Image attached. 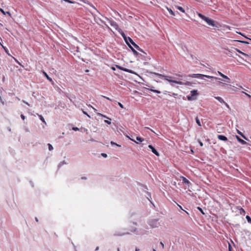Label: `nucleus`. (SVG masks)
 Returning <instances> with one entry per match:
<instances>
[{"label": "nucleus", "mask_w": 251, "mask_h": 251, "mask_svg": "<svg viewBox=\"0 0 251 251\" xmlns=\"http://www.w3.org/2000/svg\"><path fill=\"white\" fill-rule=\"evenodd\" d=\"M189 77L191 78H201L202 79L204 77L207 78H214L216 80L219 79L221 80V79L217 77L210 76L208 75H205L203 74H189L187 75Z\"/></svg>", "instance_id": "1"}, {"label": "nucleus", "mask_w": 251, "mask_h": 251, "mask_svg": "<svg viewBox=\"0 0 251 251\" xmlns=\"http://www.w3.org/2000/svg\"><path fill=\"white\" fill-rule=\"evenodd\" d=\"M198 15L200 18L205 21L208 25L217 27V25H215V22L214 20L206 17L204 15L200 13H198Z\"/></svg>", "instance_id": "2"}, {"label": "nucleus", "mask_w": 251, "mask_h": 251, "mask_svg": "<svg viewBox=\"0 0 251 251\" xmlns=\"http://www.w3.org/2000/svg\"><path fill=\"white\" fill-rule=\"evenodd\" d=\"M122 35L124 37L125 41L128 46L129 45V43H130L137 50L143 52L142 49H141L137 45H136L133 42L131 38H130V37H128L127 38L124 33L122 34Z\"/></svg>", "instance_id": "3"}, {"label": "nucleus", "mask_w": 251, "mask_h": 251, "mask_svg": "<svg viewBox=\"0 0 251 251\" xmlns=\"http://www.w3.org/2000/svg\"><path fill=\"white\" fill-rule=\"evenodd\" d=\"M158 75L160 77H163L165 80H166L170 82H173L176 84H180V85H182L183 84L182 81L172 79V76H171L165 75H161V74H158Z\"/></svg>", "instance_id": "4"}, {"label": "nucleus", "mask_w": 251, "mask_h": 251, "mask_svg": "<svg viewBox=\"0 0 251 251\" xmlns=\"http://www.w3.org/2000/svg\"><path fill=\"white\" fill-rule=\"evenodd\" d=\"M218 74L221 76H222L223 78H224V81H225V82H219V83L220 84H221L222 86H224L227 83H229L230 82V78L227 76L226 75H225L224 74H223V73H222L221 72H220V71H218Z\"/></svg>", "instance_id": "5"}, {"label": "nucleus", "mask_w": 251, "mask_h": 251, "mask_svg": "<svg viewBox=\"0 0 251 251\" xmlns=\"http://www.w3.org/2000/svg\"><path fill=\"white\" fill-rule=\"evenodd\" d=\"M190 93H191V95L190 96L189 95L187 96L188 100H195L196 99L195 97L198 95L197 90H193L191 91Z\"/></svg>", "instance_id": "6"}, {"label": "nucleus", "mask_w": 251, "mask_h": 251, "mask_svg": "<svg viewBox=\"0 0 251 251\" xmlns=\"http://www.w3.org/2000/svg\"><path fill=\"white\" fill-rule=\"evenodd\" d=\"M150 225L152 228H155L158 227L159 225V223L158 221L156 220H153L150 222Z\"/></svg>", "instance_id": "7"}, {"label": "nucleus", "mask_w": 251, "mask_h": 251, "mask_svg": "<svg viewBox=\"0 0 251 251\" xmlns=\"http://www.w3.org/2000/svg\"><path fill=\"white\" fill-rule=\"evenodd\" d=\"M116 67L121 70H122L123 71H125L126 72H127V73H133V71L130 70H129L128 69H126V68H123L120 66H119V65H116Z\"/></svg>", "instance_id": "8"}, {"label": "nucleus", "mask_w": 251, "mask_h": 251, "mask_svg": "<svg viewBox=\"0 0 251 251\" xmlns=\"http://www.w3.org/2000/svg\"><path fill=\"white\" fill-rule=\"evenodd\" d=\"M149 148L151 150L152 152L154 153L156 156H159V152L154 148V147L151 145H149Z\"/></svg>", "instance_id": "9"}, {"label": "nucleus", "mask_w": 251, "mask_h": 251, "mask_svg": "<svg viewBox=\"0 0 251 251\" xmlns=\"http://www.w3.org/2000/svg\"><path fill=\"white\" fill-rule=\"evenodd\" d=\"M236 138L237 140H238V141L239 143H240L241 144L246 145L247 144V143L245 141H244L243 139H242L241 138H240L238 136L236 135Z\"/></svg>", "instance_id": "10"}, {"label": "nucleus", "mask_w": 251, "mask_h": 251, "mask_svg": "<svg viewBox=\"0 0 251 251\" xmlns=\"http://www.w3.org/2000/svg\"><path fill=\"white\" fill-rule=\"evenodd\" d=\"M218 139L224 141H226L227 140V138L224 135H218L217 136Z\"/></svg>", "instance_id": "11"}, {"label": "nucleus", "mask_w": 251, "mask_h": 251, "mask_svg": "<svg viewBox=\"0 0 251 251\" xmlns=\"http://www.w3.org/2000/svg\"><path fill=\"white\" fill-rule=\"evenodd\" d=\"M43 74H44V76L47 78V79L49 80L50 82L52 83H53V81L51 77H50L45 72L43 71Z\"/></svg>", "instance_id": "12"}, {"label": "nucleus", "mask_w": 251, "mask_h": 251, "mask_svg": "<svg viewBox=\"0 0 251 251\" xmlns=\"http://www.w3.org/2000/svg\"><path fill=\"white\" fill-rule=\"evenodd\" d=\"M215 98L221 103H225L224 100L220 97H215Z\"/></svg>", "instance_id": "13"}, {"label": "nucleus", "mask_w": 251, "mask_h": 251, "mask_svg": "<svg viewBox=\"0 0 251 251\" xmlns=\"http://www.w3.org/2000/svg\"><path fill=\"white\" fill-rule=\"evenodd\" d=\"M129 47L131 49L132 51H133L135 55H138V53L136 50H135L132 47H131L130 45H129Z\"/></svg>", "instance_id": "14"}, {"label": "nucleus", "mask_w": 251, "mask_h": 251, "mask_svg": "<svg viewBox=\"0 0 251 251\" xmlns=\"http://www.w3.org/2000/svg\"><path fill=\"white\" fill-rule=\"evenodd\" d=\"M183 84L182 85H188V86H192V84H193V82H189V81H186L185 82V83H183Z\"/></svg>", "instance_id": "15"}, {"label": "nucleus", "mask_w": 251, "mask_h": 251, "mask_svg": "<svg viewBox=\"0 0 251 251\" xmlns=\"http://www.w3.org/2000/svg\"><path fill=\"white\" fill-rule=\"evenodd\" d=\"M177 9H178L179 10H180V11H181L182 12H183V13H184V12H185V10H184V9L183 7H181V6H177Z\"/></svg>", "instance_id": "16"}, {"label": "nucleus", "mask_w": 251, "mask_h": 251, "mask_svg": "<svg viewBox=\"0 0 251 251\" xmlns=\"http://www.w3.org/2000/svg\"><path fill=\"white\" fill-rule=\"evenodd\" d=\"M136 140L137 141H138L139 142H143L144 140V139L143 138H141L140 137H136Z\"/></svg>", "instance_id": "17"}, {"label": "nucleus", "mask_w": 251, "mask_h": 251, "mask_svg": "<svg viewBox=\"0 0 251 251\" xmlns=\"http://www.w3.org/2000/svg\"><path fill=\"white\" fill-rule=\"evenodd\" d=\"M239 53L243 54L244 55L247 56L248 55L246 54L245 53L243 52L242 51H240L238 49H235Z\"/></svg>", "instance_id": "18"}, {"label": "nucleus", "mask_w": 251, "mask_h": 251, "mask_svg": "<svg viewBox=\"0 0 251 251\" xmlns=\"http://www.w3.org/2000/svg\"><path fill=\"white\" fill-rule=\"evenodd\" d=\"M196 121L197 124L199 126H201V124L200 121V120L198 119V117H196Z\"/></svg>", "instance_id": "19"}, {"label": "nucleus", "mask_w": 251, "mask_h": 251, "mask_svg": "<svg viewBox=\"0 0 251 251\" xmlns=\"http://www.w3.org/2000/svg\"><path fill=\"white\" fill-rule=\"evenodd\" d=\"M238 133L243 138H244L245 139H247V138L244 136V135L240 131L238 130Z\"/></svg>", "instance_id": "20"}, {"label": "nucleus", "mask_w": 251, "mask_h": 251, "mask_svg": "<svg viewBox=\"0 0 251 251\" xmlns=\"http://www.w3.org/2000/svg\"><path fill=\"white\" fill-rule=\"evenodd\" d=\"M246 219H247V221L249 223H251V217L247 215V216H246Z\"/></svg>", "instance_id": "21"}, {"label": "nucleus", "mask_w": 251, "mask_h": 251, "mask_svg": "<svg viewBox=\"0 0 251 251\" xmlns=\"http://www.w3.org/2000/svg\"><path fill=\"white\" fill-rule=\"evenodd\" d=\"M5 51L6 52V53L9 55V56H11V55L9 53V51H8V50H7V48H6L5 47H3Z\"/></svg>", "instance_id": "22"}, {"label": "nucleus", "mask_w": 251, "mask_h": 251, "mask_svg": "<svg viewBox=\"0 0 251 251\" xmlns=\"http://www.w3.org/2000/svg\"><path fill=\"white\" fill-rule=\"evenodd\" d=\"M39 117L40 118V119L44 123H45V119L43 117V116L42 115H39Z\"/></svg>", "instance_id": "23"}, {"label": "nucleus", "mask_w": 251, "mask_h": 251, "mask_svg": "<svg viewBox=\"0 0 251 251\" xmlns=\"http://www.w3.org/2000/svg\"><path fill=\"white\" fill-rule=\"evenodd\" d=\"M240 213L241 214H244L245 213V211L244 209H243L242 208H241L240 209Z\"/></svg>", "instance_id": "24"}, {"label": "nucleus", "mask_w": 251, "mask_h": 251, "mask_svg": "<svg viewBox=\"0 0 251 251\" xmlns=\"http://www.w3.org/2000/svg\"><path fill=\"white\" fill-rule=\"evenodd\" d=\"M0 102L1 103V104L2 105H4L5 104V102L3 100V99H2V97L1 96H0Z\"/></svg>", "instance_id": "25"}, {"label": "nucleus", "mask_w": 251, "mask_h": 251, "mask_svg": "<svg viewBox=\"0 0 251 251\" xmlns=\"http://www.w3.org/2000/svg\"><path fill=\"white\" fill-rule=\"evenodd\" d=\"M48 146H49V150L50 151H52L53 150V147L52 146V145L51 144H49Z\"/></svg>", "instance_id": "26"}, {"label": "nucleus", "mask_w": 251, "mask_h": 251, "mask_svg": "<svg viewBox=\"0 0 251 251\" xmlns=\"http://www.w3.org/2000/svg\"><path fill=\"white\" fill-rule=\"evenodd\" d=\"M151 91L157 94L160 93V91L159 90L151 89Z\"/></svg>", "instance_id": "27"}, {"label": "nucleus", "mask_w": 251, "mask_h": 251, "mask_svg": "<svg viewBox=\"0 0 251 251\" xmlns=\"http://www.w3.org/2000/svg\"><path fill=\"white\" fill-rule=\"evenodd\" d=\"M0 11L4 15H6V13L4 12V11L2 9L0 8Z\"/></svg>", "instance_id": "28"}, {"label": "nucleus", "mask_w": 251, "mask_h": 251, "mask_svg": "<svg viewBox=\"0 0 251 251\" xmlns=\"http://www.w3.org/2000/svg\"><path fill=\"white\" fill-rule=\"evenodd\" d=\"M183 181L185 183H188L189 182V181L185 177H183Z\"/></svg>", "instance_id": "29"}, {"label": "nucleus", "mask_w": 251, "mask_h": 251, "mask_svg": "<svg viewBox=\"0 0 251 251\" xmlns=\"http://www.w3.org/2000/svg\"><path fill=\"white\" fill-rule=\"evenodd\" d=\"M243 93L244 94H245L246 96H247L249 98L251 99V95H249V94H247V93H245L244 92H243Z\"/></svg>", "instance_id": "30"}, {"label": "nucleus", "mask_w": 251, "mask_h": 251, "mask_svg": "<svg viewBox=\"0 0 251 251\" xmlns=\"http://www.w3.org/2000/svg\"><path fill=\"white\" fill-rule=\"evenodd\" d=\"M73 130H74L75 131H78V130H79V128L76 127H73Z\"/></svg>", "instance_id": "31"}, {"label": "nucleus", "mask_w": 251, "mask_h": 251, "mask_svg": "<svg viewBox=\"0 0 251 251\" xmlns=\"http://www.w3.org/2000/svg\"><path fill=\"white\" fill-rule=\"evenodd\" d=\"M198 142L200 144V145L201 146V147H202L203 144V143L200 141V140H198Z\"/></svg>", "instance_id": "32"}, {"label": "nucleus", "mask_w": 251, "mask_h": 251, "mask_svg": "<svg viewBox=\"0 0 251 251\" xmlns=\"http://www.w3.org/2000/svg\"><path fill=\"white\" fill-rule=\"evenodd\" d=\"M83 113L86 115H87L88 117H90V116L87 114V113L82 110Z\"/></svg>", "instance_id": "33"}, {"label": "nucleus", "mask_w": 251, "mask_h": 251, "mask_svg": "<svg viewBox=\"0 0 251 251\" xmlns=\"http://www.w3.org/2000/svg\"><path fill=\"white\" fill-rule=\"evenodd\" d=\"M104 122L108 125H110L111 123V122L108 120H104Z\"/></svg>", "instance_id": "34"}, {"label": "nucleus", "mask_w": 251, "mask_h": 251, "mask_svg": "<svg viewBox=\"0 0 251 251\" xmlns=\"http://www.w3.org/2000/svg\"><path fill=\"white\" fill-rule=\"evenodd\" d=\"M111 145H116V146H119V147H120V145H119L117 144L116 143H115V142H113V141H111Z\"/></svg>", "instance_id": "35"}, {"label": "nucleus", "mask_w": 251, "mask_h": 251, "mask_svg": "<svg viewBox=\"0 0 251 251\" xmlns=\"http://www.w3.org/2000/svg\"><path fill=\"white\" fill-rule=\"evenodd\" d=\"M118 105L120 106V107H121L122 108H124V106L120 102H118Z\"/></svg>", "instance_id": "36"}, {"label": "nucleus", "mask_w": 251, "mask_h": 251, "mask_svg": "<svg viewBox=\"0 0 251 251\" xmlns=\"http://www.w3.org/2000/svg\"><path fill=\"white\" fill-rule=\"evenodd\" d=\"M160 245L161 246L162 249H164V244L162 242H160Z\"/></svg>", "instance_id": "37"}, {"label": "nucleus", "mask_w": 251, "mask_h": 251, "mask_svg": "<svg viewBox=\"0 0 251 251\" xmlns=\"http://www.w3.org/2000/svg\"><path fill=\"white\" fill-rule=\"evenodd\" d=\"M101 155L104 157H107V154L106 153H101Z\"/></svg>", "instance_id": "38"}, {"label": "nucleus", "mask_w": 251, "mask_h": 251, "mask_svg": "<svg viewBox=\"0 0 251 251\" xmlns=\"http://www.w3.org/2000/svg\"><path fill=\"white\" fill-rule=\"evenodd\" d=\"M21 117L23 120L25 119V116L23 114L21 115Z\"/></svg>", "instance_id": "39"}, {"label": "nucleus", "mask_w": 251, "mask_h": 251, "mask_svg": "<svg viewBox=\"0 0 251 251\" xmlns=\"http://www.w3.org/2000/svg\"><path fill=\"white\" fill-rule=\"evenodd\" d=\"M224 103L225 104V105H226V106L228 108L230 109V107H229V105H228L226 102H225V103Z\"/></svg>", "instance_id": "40"}, {"label": "nucleus", "mask_w": 251, "mask_h": 251, "mask_svg": "<svg viewBox=\"0 0 251 251\" xmlns=\"http://www.w3.org/2000/svg\"><path fill=\"white\" fill-rule=\"evenodd\" d=\"M169 12H170V13L172 15H175V14H174V12H173L171 9H170V10H169Z\"/></svg>", "instance_id": "41"}, {"label": "nucleus", "mask_w": 251, "mask_h": 251, "mask_svg": "<svg viewBox=\"0 0 251 251\" xmlns=\"http://www.w3.org/2000/svg\"><path fill=\"white\" fill-rule=\"evenodd\" d=\"M103 97L104 98L106 99L107 100H109L112 101V100L111 99H110L109 98H108V97H105V96H103Z\"/></svg>", "instance_id": "42"}, {"label": "nucleus", "mask_w": 251, "mask_h": 251, "mask_svg": "<svg viewBox=\"0 0 251 251\" xmlns=\"http://www.w3.org/2000/svg\"><path fill=\"white\" fill-rule=\"evenodd\" d=\"M145 128L149 129L151 130L152 132H153V133H155V132H154L152 129H150L149 127H145Z\"/></svg>", "instance_id": "43"}, {"label": "nucleus", "mask_w": 251, "mask_h": 251, "mask_svg": "<svg viewBox=\"0 0 251 251\" xmlns=\"http://www.w3.org/2000/svg\"><path fill=\"white\" fill-rule=\"evenodd\" d=\"M111 25H113V26H115H115H117V25L116 24V23H114V22H113V24H111Z\"/></svg>", "instance_id": "44"}, {"label": "nucleus", "mask_w": 251, "mask_h": 251, "mask_svg": "<svg viewBox=\"0 0 251 251\" xmlns=\"http://www.w3.org/2000/svg\"><path fill=\"white\" fill-rule=\"evenodd\" d=\"M198 208H199V209L201 211V212L203 214H204V213H203V212L202 210L201 209V208H200V207H199Z\"/></svg>", "instance_id": "45"}, {"label": "nucleus", "mask_w": 251, "mask_h": 251, "mask_svg": "<svg viewBox=\"0 0 251 251\" xmlns=\"http://www.w3.org/2000/svg\"><path fill=\"white\" fill-rule=\"evenodd\" d=\"M175 75H176V76H179V77H182V75H180L179 74H176Z\"/></svg>", "instance_id": "46"}, {"label": "nucleus", "mask_w": 251, "mask_h": 251, "mask_svg": "<svg viewBox=\"0 0 251 251\" xmlns=\"http://www.w3.org/2000/svg\"><path fill=\"white\" fill-rule=\"evenodd\" d=\"M98 115H100V116H102V117H103L107 118V117H106V116L103 115H102V114H101L98 113Z\"/></svg>", "instance_id": "47"}, {"label": "nucleus", "mask_w": 251, "mask_h": 251, "mask_svg": "<svg viewBox=\"0 0 251 251\" xmlns=\"http://www.w3.org/2000/svg\"><path fill=\"white\" fill-rule=\"evenodd\" d=\"M5 13H6V14H8L9 16H11V14L9 12H6Z\"/></svg>", "instance_id": "48"}, {"label": "nucleus", "mask_w": 251, "mask_h": 251, "mask_svg": "<svg viewBox=\"0 0 251 251\" xmlns=\"http://www.w3.org/2000/svg\"><path fill=\"white\" fill-rule=\"evenodd\" d=\"M239 41V42H240V41ZM241 42H242V43H245V44H249V43H248V42H245V41H241Z\"/></svg>", "instance_id": "49"}, {"label": "nucleus", "mask_w": 251, "mask_h": 251, "mask_svg": "<svg viewBox=\"0 0 251 251\" xmlns=\"http://www.w3.org/2000/svg\"><path fill=\"white\" fill-rule=\"evenodd\" d=\"M124 234H116V235H119V236H122Z\"/></svg>", "instance_id": "50"}, {"label": "nucleus", "mask_w": 251, "mask_h": 251, "mask_svg": "<svg viewBox=\"0 0 251 251\" xmlns=\"http://www.w3.org/2000/svg\"><path fill=\"white\" fill-rule=\"evenodd\" d=\"M130 139L131 140H132V141H134V142H136L137 144H138V142H136L135 140H134L133 139H130Z\"/></svg>", "instance_id": "51"}, {"label": "nucleus", "mask_w": 251, "mask_h": 251, "mask_svg": "<svg viewBox=\"0 0 251 251\" xmlns=\"http://www.w3.org/2000/svg\"><path fill=\"white\" fill-rule=\"evenodd\" d=\"M139 251V249H138V248H136L135 249V251Z\"/></svg>", "instance_id": "52"}, {"label": "nucleus", "mask_w": 251, "mask_h": 251, "mask_svg": "<svg viewBox=\"0 0 251 251\" xmlns=\"http://www.w3.org/2000/svg\"><path fill=\"white\" fill-rule=\"evenodd\" d=\"M177 205L179 206V208L182 209V207L180 205H179V204H177Z\"/></svg>", "instance_id": "53"}, {"label": "nucleus", "mask_w": 251, "mask_h": 251, "mask_svg": "<svg viewBox=\"0 0 251 251\" xmlns=\"http://www.w3.org/2000/svg\"><path fill=\"white\" fill-rule=\"evenodd\" d=\"M24 102L25 103H26L27 105H29V104L27 102H25V101H24Z\"/></svg>", "instance_id": "54"}, {"label": "nucleus", "mask_w": 251, "mask_h": 251, "mask_svg": "<svg viewBox=\"0 0 251 251\" xmlns=\"http://www.w3.org/2000/svg\"><path fill=\"white\" fill-rule=\"evenodd\" d=\"M91 107L93 109H94L95 111L96 110V109L95 108H94L92 106H91Z\"/></svg>", "instance_id": "55"}, {"label": "nucleus", "mask_w": 251, "mask_h": 251, "mask_svg": "<svg viewBox=\"0 0 251 251\" xmlns=\"http://www.w3.org/2000/svg\"><path fill=\"white\" fill-rule=\"evenodd\" d=\"M81 1L85 2V0H80Z\"/></svg>", "instance_id": "56"}, {"label": "nucleus", "mask_w": 251, "mask_h": 251, "mask_svg": "<svg viewBox=\"0 0 251 251\" xmlns=\"http://www.w3.org/2000/svg\"><path fill=\"white\" fill-rule=\"evenodd\" d=\"M227 28L228 29H230V27L229 26H228L227 27Z\"/></svg>", "instance_id": "57"}, {"label": "nucleus", "mask_w": 251, "mask_h": 251, "mask_svg": "<svg viewBox=\"0 0 251 251\" xmlns=\"http://www.w3.org/2000/svg\"><path fill=\"white\" fill-rule=\"evenodd\" d=\"M237 32V33L239 34L242 35V34H241V33H240V32Z\"/></svg>", "instance_id": "58"}, {"label": "nucleus", "mask_w": 251, "mask_h": 251, "mask_svg": "<svg viewBox=\"0 0 251 251\" xmlns=\"http://www.w3.org/2000/svg\"><path fill=\"white\" fill-rule=\"evenodd\" d=\"M85 72H89V70H86L85 71Z\"/></svg>", "instance_id": "59"}, {"label": "nucleus", "mask_w": 251, "mask_h": 251, "mask_svg": "<svg viewBox=\"0 0 251 251\" xmlns=\"http://www.w3.org/2000/svg\"><path fill=\"white\" fill-rule=\"evenodd\" d=\"M153 251H156L155 249H153Z\"/></svg>", "instance_id": "60"}, {"label": "nucleus", "mask_w": 251, "mask_h": 251, "mask_svg": "<svg viewBox=\"0 0 251 251\" xmlns=\"http://www.w3.org/2000/svg\"><path fill=\"white\" fill-rule=\"evenodd\" d=\"M82 179H86V178L84 177H82Z\"/></svg>", "instance_id": "61"}, {"label": "nucleus", "mask_w": 251, "mask_h": 251, "mask_svg": "<svg viewBox=\"0 0 251 251\" xmlns=\"http://www.w3.org/2000/svg\"><path fill=\"white\" fill-rule=\"evenodd\" d=\"M15 60L16 61V62H18V61L16 60V59L14 58Z\"/></svg>", "instance_id": "62"}, {"label": "nucleus", "mask_w": 251, "mask_h": 251, "mask_svg": "<svg viewBox=\"0 0 251 251\" xmlns=\"http://www.w3.org/2000/svg\"><path fill=\"white\" fill-rule=\"evenodd\" d=\"M185 212H186L187 214H189L188 212H187V211H185Z\"/></svg>", "instance_id": "63"}, {"label": "nucleus", "mask_w": 251, "mask_h": 251, "mask_svg": "<svg viewBox=\"0 0 251 251\" xmlns=\"http://www.w3.org/2000/svg\"><path fill=\"white\" fill-rule=\"evenodd\" d=\"M118 251H120V250H119V249H118Z\"/></svg>", "instance_id": "64"}]
</instances>
